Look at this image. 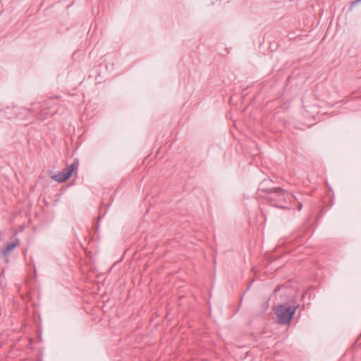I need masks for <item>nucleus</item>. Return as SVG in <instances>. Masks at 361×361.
I'll list each match as a JSON object with an SVG mask.
<instances>
[{"label": "nucleus", "instance_id": "nucleus-1", "mask_svg": "<svg viewBox=\"0 0 361 361\" xmlns=\"http://www.w3.org/2000/svg\"><path fill=\"white\" fill-rule=\"evenodd\" d=\"M299 305L293 300L288 306L285 304H279L274 307V314L276 316L277 322L282 325H288L295 314Z\"/></svg>", "mask_w": 361, "mask_h": 361}, {"label": "nucleus", "instance_id": "nucleus-2", "mask_svg": "<svg viewBox=\"0 0 361 361\" xmlns=\"http://www.w3.org/2000/svg\"><path fill=\"white\" fill-rule=\"evenodd\" d=\"M266 197L272 205L281 209H289L292 195L280 188H271Z\"/></svg>", "mask_w": 361, "mask_h": 361}, {"label": "nucleus", "instance_id": "nucleus-3", "mask_svg": "<svg viewBox=\"0 0 361 361\" xmlns=\"http://www.w3.org/2000/svg\"><path fill=\"white\" fill-rule=\"evenodd\" d=\"M74 170V164L65 168L61 172L51 176V179L58 183H63L68 180Z\"/></svg>", "mask_w": 361, "mask_h": 361}, {"label": "nucleus", "instance_id": "nucleus-4", "mask_svg": "<svg viewBox=\"0 0 361 361\" xmlns=\"http://www.w3.org/2000/svg\"><path fill=\"white\" fill-rule=\"evenodd\" d=\"M19 245V240H16L15 242H13L8 245H7L5 248L3 250L2 253L4 256H7L9 252L16 247Z\"/></svg>", "mask_w": 361, "mask_h": 361}, {"label": "nucleus", "instance_id": "nucleus-5", "mask_svg": "<svg viewBox=\"0 0 361 361\" xmlns=\"http://www.w3.org/2000/svg\"><path fill=\"white\" fill-rule=\"evenodd\" d=\"M54 113H55V111H51L49 109H44L40 111V113L38 114V118L40 120H44L48 116L52 115Z\"/></svg>", "mask_w": 361, "mask_h": 361}, {"label": "nucleus", "instance_id": "nucleus-6", "mask_svg": "<svg viewBox=\"0 0 361 361\" xmlns=\"http://www.w3.org/2000/svg\"><path fill=\"white\" fill-rule=\"evenodd\" d=\"M270 182V180H264L262 182L260 183L259 185V188H258V190L259 191H263V192H267V195H269V190L271 189V188H268L266 187L267 184L269 183Z\"/></svg>", "mask_w": 361, "mask_h": 361}, {"label": "nucleus", "instance_id": "nucleus-7", "mask_svg": "<svg viewBox=\"0 0 361 361\" xmlns=\"http://www.w3.org/2000/svg\"><path fill=\"white\" fill-rule=\"evenodd\" d=\"M360 1H361V0H355V1H353V2H352V4H351V7H352V6H354L355 5H356L357 3H359V2H360Z\"/></svg>", "mask_w": 361, "mask_h": 361}, {"label": "nucleus", "instance_id": "nucleus-8", "mask_svg": "<svg viewBox=\"0 0 361 361\" xmlns=\"http://www.w3.org/2000/svg\"><path fill=\"white\" fill-rule=\"evenodd\" d=\"M302 204L299 203L298 207V209L300 210L302 209Z\"/></svg>", "mask_w": 361, "mask_h": 361}, {"label": "nucleus", "instance_id": "nucleus-9", "mask_svg": "<svg viewBox=\"0 0 361 361\" xmlns=\"http://www.w3.org/2000/svg\"><path fill=\"white\" fill-rule=\"evenodd\" d=\"M262 215L264 216V219L266 220L267 216H266V215L264 214V210H263V209H262Z\"/></svg>", "mask_w": 361, "mask_h": 361}]
</instances>
